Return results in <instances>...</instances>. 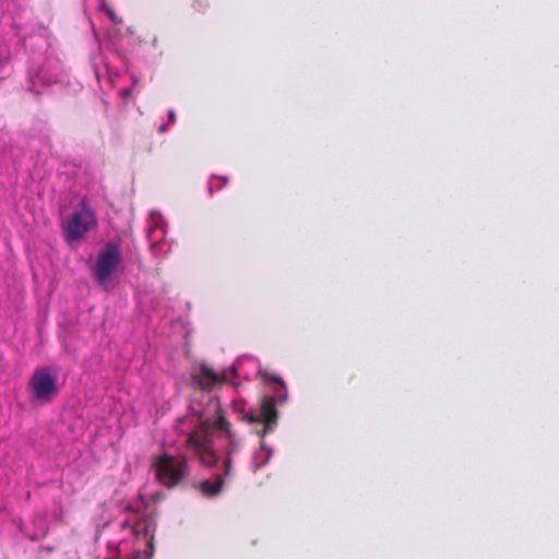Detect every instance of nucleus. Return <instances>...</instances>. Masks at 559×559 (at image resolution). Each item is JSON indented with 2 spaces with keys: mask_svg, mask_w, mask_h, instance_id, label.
Here are the masks:
<instances>
[{
  "mask_svg": "<svg viewBox=\"0 0 559 559\" xmlns=\"http://www.w3.org/2000/svg\"><path fill=\"white\" fill-rule=\"evenodd\" d=\"M108 14H109L110 20L114 23H120L121 22V20L118 19V16L116 15V13L114 11H109Z\"/></svg>",
  "mask_w": 559,
  "mask_h": 559,
  "instance_id": "nucleus-13",
  "label": "nucleus"
},
{
  "mask_svg": "<svg viewBox=\"0 0 559 559\" xmlns=\"http://www.w3.org/2000/svg\"><path fill=\"white\" fill-rule=\"evenodd\" d=\"M231 464L233 461L230 456L228 455L224 461V474L225 476H229L231 474Z\"/></svg>",
  "mask_w": 559,
  "mask_h": 559,
  "instance_id": "nucleus-12",
  "label": "nucleus"
},
{
  "mask_svg": "<svg viewBox=\"0 0 559 559\" xmlns=\"http://www.w3.org/2000/svg\"><path fill=\"white\" fill-rule=\"evenodd\" d=\"M199 489L206 498H214L218 496L224 487V478L222 475H216L214 480L206 479L199 484Z\"/></svg>",
  "mask_w": 559,
  "mask_h": 559,
  "instance_id": "nucleus-7",
  "label": "nucleus"
},
{
  "mask_svg": "<svg viewBox=\"0 0 559 559\" xmlns=\"http://www.w3.org/2000/svg\"><path fill=\"white\" fill-rule=\"evenodd\" d=\"M278 412L275 406L273 396H263L260 401L259 414H245L243 420L250 425H259L261 429L255 432L260 437H264L272 432L277 426Z\"/></svg>",
  "mask_w": 559,
  "mask_h": 559,
  "instance_id": "nucleus-5",
  "label": "nucleus"
},
{
  "mask_svg": "<svg viewBox=\"0 0 559 559\" xmlns=\"http://www.w3.org/2000/svg\"><path fill=\"white\" fill-rule=\"evenodd\" d=\"M168 116H169V120H170V121H174V120H175V116H176V115H175V111H174V110H169Z\"/></svg>",
  "mask_w": 559,
  "mask_h": 559,
  "instance_id": "nucleus-15",
  "label": "nucleus"
},
{
  "mask_svg": "<svg viewBox=\"0 0 559 559\" xmlns=\"http://www.w3.org/2000/svg\"><path fill=\"white\" fill-rule=\"evenodd\" d=\"M155 479L167 489L177 487L188 475L189 464L185 455H157L152 463Z\"/></svg>",
  "mask_w": 559,
  "mask_h": 559,
  "instance_id": "nucleus-1",
  "label": "nucleus"
},
{
  "mask_svg": "<svg viewBox=\"0 0 559 559\" xmlns=\"http://www.w3.org/2000/svg\"><path fill=\"white\" fill-rule=\"evenodd\" d=\"M122 263L121 246L108 241L97 253L91 273L99 286H106Z\"/></svg>",
  "mask_w": 559,
  "mask_h": 559,
  "instance_id": "nucleus-2",
  "label": "nucleus"
},
{
  "mask_svg": "<svg viewBox=\"0 0 559 559\" xmlns=\"http://www.w3.org/2000/svg\"><path fill=\"white\" fill-rule=\"evenodd\" d=\"M224 376L217 373L206 364H201L199 372L191 374V384L201 390H211Z\"/></svg>",
  "mask_w": 559,
  "mask_h": 559,
  "instance_id": "nucleus-6",
  "label": "nucleus"
},
{
  "mask_svg": "<svg viewBox=\"0 0 559 559\" xmlns=\"http://www.w3.org/2000/svg\"><path fill=\"white\" fill-rule=\"evenodd\" d=\"M95 226V214L83 200L80 209H76L62 225L64 239L68 242L80 240Z\"/></svg>",
  "mask_w": 559,
  "mask_h": 559,
  "instance_id": "nucleus-3",
  "label": "nucleus"
},
{
  "mask_svg": "<svg viewBox=\"0 0 559 559\" xmlns=\"http://www.w3.org/2000/svg\"><path fill=\"white\" fill-rule=\"evenodd\" d=\"M213 178L222 181L219 188L224 187L228 182V178L227 177H213Z\"/></svg>",
  "mask_w": 559,
  "mask_h": 559,
  "instance_id": "nucleus-14",
  "label": "nucleus"
},
{
  "mask_svg": "<svg viewBox=\"0 0 559 559\" xmlns=\"http://www.w3.org/2000/svg\"><path fill=\"white\" fill-rule=\"evenodd\" d=\"M28 389L32 397L40 403H47L57 392V371L49 367L36 369L29 381Z\"/></svg>",
  "mask_w": 559,
  "mask_h": 559,
  "instance_id": "nucleus-4",
  "label": "nucleus"
},
{
  "mask_svg": "<svg viewBox=\"0 0 559 559\" xmlns=\"http://www.w3.org/2000/svg\"><path fill=\"white\" fill-rule=\"evenodd\" d=\"M204 460H201L204 464H212L215 462V455L213 451L207 447L206 451L202 452Z\"/></svg>",
  "mask_w": 559,
  "mask_h": 559,
  "instance_id": "nucleus-11",
  "label": "nucleus"
},
{
  "mask_svg": "<svg viewBox=\"0 0 559 559\" xmlns=\"http://www.w3.org/2000/svg\"><path fill=\"white\" fill-rule=\"evenodd\" d=\"M186 443L188 448L194 450L198 453L200 460H204L202 452L206 451L209 447L206 437L199 433L198 431H194L188 435Z\"/></svg>",
  "mask_w": 559,
  "mask_h": 559,
  "instance_id": "nucleus-8",
  "label": "nucleus"
},
{
  "mask_svg": "<svg viewBox=\"0 0 559 559\" xmlns=\"http://www.w3.org/2000/svg\"><path fill=\"white\" fill-rule=\"evenodd\" d=\"M261 373L264 379H269L273 383L277 384V386L275 388V393L277 395V399L280 401H285L287 397V391L285 389V384L282 381V379L276 374H269L267 371H261Z\"/></svg>",
  "mask_w": 559,
  "mask_h": 559,
  "instance_id": "nucleus-10",
  "label": "nucleus"
},
{
  "mask_svg": "<svg viewBox=\"0 0 559 559\" xmlns=\"http://www.w3.org/2000/svg\"><path fill=\"white\" fill-rule=\"evenodd\" d=\"M217 418L214 421V428L224 431L227 437L233 441V432L230 430V423L224 416V412L221 409L218 403H215Z\"/></svg>",
  "mask_w": 559,
  "mask_h": 559,
  "instance_id": "nucleus-9",
  "label": "nucleus"
}]
</instances>
